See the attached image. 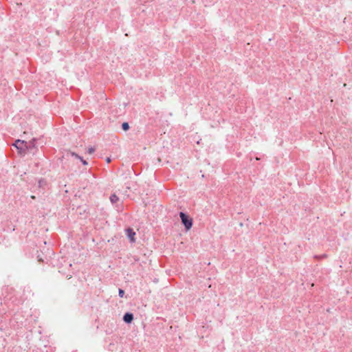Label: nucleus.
<instances>
[{
	"label": "nucleus",
	"mask_w": 352,
	"mask_h": 352,
	"mask_svg": "<svg viewBox=\"0 0 352 352\" xmlns=\"http://www.w3.org/2000/svg\"><path fill=\"white\" fill-rule=\"evenodd\" d=\"M179 216L185 231H189L193 226V219L187 212L183 211L179 212Z\"/></svg>",
	"instance_id": "obj_1"
},
{
	"label": "nucleus",
	"mask_w": 352,
	"mask_h": 352,
	"mask_svg": "<svg viewBox=\"0 0 352 352\" xmlns=\"http://www.w3.org/2000/svg\"><path fill=\"white\" fill-rule=\"evenodd\" d=\"M3 244L6 247H8L11 245V243L9 239H6L5 238L2 240V241H0V244Z\"/></svg>",
	"instance_id": "obj_11"
},
{
	"label": "nucleus",
	"mask_w": 352,
	"mask_h": 352,
	"mask_svg": "<svg viewBox=\"0 0 352 352\" xmlns=\"http://www.w3.org/2000/svg\"><path fill=\"white\" fill-rule=\"evenodd\" d=\"M124 294H125V292L123 289H122V288L118 289V296L120 298H123L124 296Z\"/></svg>",
	"instance_id": "obj_12"
},
{
	"label": "nucleus",
	"mask_w": 352,
	"mask_h": 352,
	"mask_svg": "<svg viewBox=\"0 0 352 352\" xmlns=\"http://www.w3.org/2000/svg\"><path fill=\"white\" fill-rule=\"evenodd\" d=\"M38 259L40 262H44L43 259L41 258V257H40L39 256H38Z\"/></svg>",
	"instance_id": "obj_17"
},
{
	"label": "nucleus",
	"mask_w": 352,
	"mask_h": 352,
	"mask_svg": "<svg viewBox=\"0 0 352 352\" xmlns=\"http://www.w3.org/2000/svg\"><path fill=\"white\" fill-rule=\"evenodd\" d=\"M320 258H325V257H327V254H324L320 256Z\"/></svg>",
	"instance_id": "obj_18"
},
{
	"label": "nucleus",
	"mask_w": 352,
	"mask_h": 352,
	"mask_svg": "<svg viewBox=\"0 0 352 352\" xmlns=\"http://www.w3.org/2000/svg\"><path fill=\"white\" fill-rule=\"evenodd\" d=\"M37 141V138H33L30 141L27 142V152L32 153L33 155L36 154L38 151V146L36 145Z\"/></svg>",
	"instance_id": "obj_3"
},
{
	"label": "nucleus",
	"mask_w": 352,
	"mask_h": 352,
	"mask_svg": "<svg viewBox=\"0 0 352 352\" xmlns=\"http://www.w3.org/2000/svg\"><path fill=\"white\" fill-rule=\"evenodd\" d=\"M95 148L94 146H90L88 149H87V153L88 154H92L95 152Z\"/></svg>",
	"instance_id": "obj_13"
},
{
	"label": "nucleus",
	"mask_w": 352,
	"mask_h": 352,
	"mask_svg": "<svg viewBox=\"0 0 352 352\" xmlns=\"http://www.w3.org/2000/svg\"><path fill=\"white\" fill-rule=\"evenodd\" d=\"M121 129L124 131H127L129 130L130 129V126H129V122H124L122 123L121 124Z\"/></svg>",
	"instance_id": "obj_10"
},
{
	"label": "nucleus",
	"mask_w": 352,
	"mask_h": 352,
	"mask_svg": "<svg viewBox=\"0 0 352 352\" xmlns=\"http://www.w3.org/2000/svg\"><path fill=\"white\" fill-rule=\"evenodd\" d=\"M109 199H110L111 203L112 204H114L119 201V197L116 194L113 193L110 195Z\"/></svg>",
	"instance_id": "obj_9"
},
{
	"label": "nucleus",
	"mask_w": 352,
	"mask_h": 352,
	"mask_svg": "<svg viewBox=\"0 0 352 352\" xmlns=\"http://www.w3.org/2000/svg\"><path fill=\"white\" fill-rule=\"evenodd\" d=\"M27 142L23 140L17 139L12 144L16 151L19 155L24 156L27 153Z\"/></svg>",
	"instance_id": "obj_2"
},
{
	"label": "nucleus",
	"mask_w": 352,
	"mask_h": 352,
	"mask_svg": "<svg viewBox=\"0 0 352 352\" xmlns=\"http://www.w3.org/2000/svg\"><path fill=\"white\" fill-rule=\"evenodd\" d=\"M314 257L318 258V257H319V256L315 255Z\"/></svg>",
	"instance_id": "obj_19"
},
{
	"label": "nucleus",
	"mask_w": 352,
	"mask_h": 352,
	"mask_svg": "<svg viewBox=\"0 0 352 352\" xmlns=\"http://www.w3.org/2000/svg\"><path fill=\"white\" fill-rule=\"evenodd\" d=\"M133 319L134 315L132 312L130 311H126V313H124L122 317L123 321L127 324H131Z\"/></svg>",
	"instance_id": "obj_5"
},
{
	"label": "nucleus",
	"mask_w": 352,
	"mask_h": 352,
	"mask_svg": "<svg viewBox=\"0 0 352 352\" xmlns=\"http://www.w3.org/2000/svg\"><path fill=\"white\" fill-rule=\"evenodd\" d=\"M71 155L80 160L82 165L87 166L88 164L87 161L85 160L82 156L79 155L78 153L75 152H71Z\"/></svg>",
	"instance_id": "obj_7"
},
{
	"label": "nucleus",
	"mask_w": 352,
	"mask_h": 352,
	"mask_svg": "<svg viewBox=\"0 0 352 352\" xmlns=\"http://www.w3.org/2000/svg\"><path fill=\"white\" fill-rule=\"evenodd\" d=\"M43 184H46V182L44 179H41L39 181H38V186L39 187H41Z\"/></svg>",
	"instance_id": "obj_14"
},
{
	"label": "nucleus",
	"mask_w": 352,
	"mask_h": 352,
	"mask_svg": "<svg viewBox=\"0 0 352 352\" xmlns=\"http://www.w3.org/2000/svg\"><path fill=\"white\" fill-rule=\"evenodd\" d=\"M124 232H125V234H126V237L128 238L129 242L131 243H134L136 241V238H135L136 232L134 231V230L131 227H128V228H125Z\"/></svg>",
	"instance_id": "obj_4"
},
{
	"label": "nucleus",
	"mask_w": 352,
	"mask_h": 352,
	"mask_svg": "<svg viewBox=\"0 0 352 352\" xmlns=\"http://www.w3.org/2000/svg\"><path fill=\"white\" fill-rule=\"evenodd\" d=\"M111 157H106V162H107V163H109V162H111Z\"/></svg>",
	"instance_id": "obj_16"
},
{
	"label": "nucleus",
	"mask_w": 352,
	"mask_h": 352,
	"mask_svg": "<svg viewBox=\"0 0 352 352\" xmlns=\"http://www.w3.org/2000/svg\"><path fill=\"white\" fill-rule=\"evenodd\" d=\"M133 258L135 262H138L140 261L139 257L137 256H134Z\"/></svg>",
	"instance_id": "obj_15"
},
{
	"label": "nucleus",
	"mask_w": 352,
	"mask_h": 352,
	"mask_svg": "<svg viewBox=\"0 0 352 352\" xmlns=\"http://www.w3.org/2000/svg\"><path fill=\"white\" fill-rule=\"evenodd\" d=\"M77 210L80 215H85V218L87 217V214L89 213V208L88 206H79L77 207Z\"/></svg>",
	"instance_id": "obj_6"
},
{
	"label": "nucleus",
	"mask_w": 352,
	"mask_h": 352,
	"mask_svg": "<svg viewBox=\"0 0 352 352\" xmlns=\"http://www.w3.org/2000/svg\"><path fill=\"white\" fill-rule=\"evenodd\" d=\"M15 228L16 226H14L12 222H8L6 227L3 228V231L12 232L15 230Z\"/></svg>",
	"instance_id": "obj_8"
}]
</instances>
